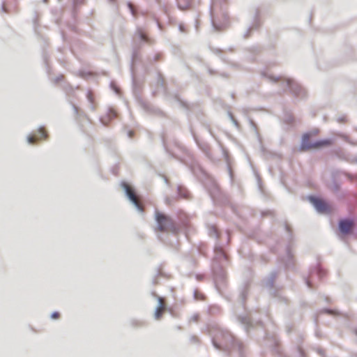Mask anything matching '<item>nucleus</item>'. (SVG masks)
<instances>
[{"mask_svg": "<svg viewBox=\"0 0 357 357\" xmlns=\"http://www.w3.org/2000/svg\"><path fill=\"white\" fill-rule=\"evenodd\" d=\"M69 103L70 104L71 107H72V109H73L74 111V113L76 116H78V112H79V109L78 107L75 105L73 104L72 102H69Z\"/></svg>", "mask_w": 357, "mask_h": 357, "instance_id": "48", "label": "nucleus"}, {"mask_svg": "<svg viewBox=\"0 0 357 357\" xmlns=\"http://www.w3.org/2000/svg\"><path fill=\"white\" fill-rule=\"evenodd\" d=\"M210 50L215 54V55L218 56L220 59L226 64L229 65L234 68H238L239 66L237 63H233L227 57L224 56L222 54L223 50L220 48L218 47H210Z\"/></svg>", "mask_w": 357, "mask_h": 357, "instance_id": "15", "label": "nucleus"}, {"mask_svg": "<svg viewBox=\"0 0 357 357\" xmlns=\"http://www.w3.org/2000/svg\"><path fill=\"white\" fill-rule=\"evenodd\" d=\"M237 321L243 326L247 333H248L249 331L252 329L255 326V323L250 312L244 315H238L237 317Z\"/></svg>", "mask_w": 357, "mask_h": 357, "instance_id": "13", "label": "nucleus"}, {"mask_svg": "<svg viewBox=\"0 0 357 357\" xmlns=\"http://www.w3.org/2000/svg\"><path fill=\"white\" fill-rule=\"evenodd\" d=\"M201 172L204 176V179L202 181V184L208 191L213 202L214 203L222 202L225 195L221 192L215 178L206 174L204 170L201 169Z\"/></svg>", "mask_w": 357, "mask_h": 357, "instance_id": "2", "label": "nucleus"}, {"mask_svg": "<svg viewBox=\"0 0 357 357\" xmlns=\"http://www.w3.org/2000/svg\"><path fill=\"white\" fill-rule=\"evenodd\" d=\"M178 197L183 199H190V193L184 185H178L176 187Z\"/></svg>", "mask_w": 357, "mask_h": 357, "instance_id": "20", "label": "nucleus"}, {"mask_svg": "<svg viewBox=\"0 0 357 357\" xmlns=\"http://www.w3.org/2000/svg\"><path fill=\"white\" fill-rule=\"evenodd\" d=\"M278 271L277 269H273L268 275L267 278L265 279L264 283L265 286L269 289L273 288L274 285V281L277 277Z\"/></svg>", "mask_w": 357, "mask_h": 357, "instance_id": "19", "label": "nucleus"}, {"mask_svg": "<svg viewBox=\"0 0 357 357\" xmlns=\"http://www.w3.org/2000/svg\"><path fill=\"white\" fill-rule=\"evenodd\" d=\"M174 100L179 104L180 106H181L183 108L188 109V104L185 102L181 100L180 96L177 94L174 96Z\"/></svg>", "mask_w": 357, "mask_h": 357, "instance_id": "33", "label": "nucleus"}, {"mask_svg": "<svg viewBox=\"0 0 357 357\" xmlns=\"http://www.w3.org/2000/svg\"><path fill=\"white\" fill-rule=\"evenodd\" d=\"M139 56V49H137L135 47H133L132 49V55H131V59H130V74H132V73H134L135 61L137 59Z\"/></svg>", "mask_w": 357, "mask_h": 357, "instance_id": "23", "label": "nucleus"}, {"mask_svg": "<svg viewBox=\"0 0 357 357\" xmlns=\"http://www.w3.org/2000/svg\"><path fill=\"white\" fill-rule=\"evenodd\" d=\"M258 142H259V144L260 151H261V153L264 156L266 155L268 153H269V151L268 150H266V149L262 144V140L261 139V141H258Z\"/></svg>", "mask_w": 357, "mask_h": 357, "instance_id": "40", "label": "nucleus"}, {"mask_svg": "<svg viewBox=\"0 0 357 357\" xmlns=\"http://www.w3.org/2000/svg\"><path fill=\"white\" fill-rule=\"evenodd\" d=\"M268 78L273 82H276L278 80L280 79V77H274V76H269Z\"/></svg>", "mask_w": 357, "mask_h": 357, "instance_id": "58", "label": "nucleus"}, {"mask_svg": "<svg viewBox=\"0 0 357 357\" xmlns=\"http://www.w3.org/2000/svg\"><path fill=\"white\" fill-rule=\"evenodd\" d=\"M161 275V273H160V271L159 268H158V269H157V271H156V273H155V276H154V277L153 278V279H152V283H153V284H156V283L158 282H157V280H156V277H157V276H158V275Z\"/></svg>", "mask_w": 357, "mask_h": 357, "instance_id": "49", "label": "nucleus"}, {"mask_svg": "<svg viewBox=\"0 0 357 357\" xmlns=\"http://www.w3.org/2000/svg\"><path fill=\"white\" fill-rule=\"evenodd\" d=\"M249 51L253 54H257L259 52V49L256 46H252L249 49Z\"/></svg>", "mask_w": 357, "mask_h": 357, "instance_id": "53", "label": "nucleus"}, {"mask_svg": "<svg viewBox=\"0 0 357 357\" xmlns=\"http://www.w3.org/2000/svg\"><path fill=\"white\" fill-rule=\"evenodd\" d=\"M287 260L285 261L286 267H291L294 266V256L290 250L289 245L286 247Z\"/></svg>", "mask_w": 357, "mask_h": 357, "instance_id": "26", "label": "nucleus"}, {"mask_svg": "<svg viewBox=\"0 0 357 357\" xmlns=\"http://www.w3.org/2000/svg\"><path fill=\"white\" fill-rule=\"evenodd\" d=\"M107 118L109 120H111L116 117V112L113 111L112 109H109L107 114Z\"/></svg>", "mask_w": 357, "mask_h": 357, "instance_id": "42", "label": "nucleus"}, {"mask_svg": "<svg viewBox=\"0 0 357 357\" xmlns=\"http://www.w3.org/2000/svg\"><path fill=\"white\" fill-rule=\"evenodd\" d=\"M310 139V137L309 133L303 134L301 139L300 146L298 148L300 151H307L313 149L314 141H312Z\"/></svg>", "mask_w": 357, "mask_h": 357, "instance_id": "14", "label": "nucleus"}, {"mask_svg": "<svg viewBox=\"0 0 357 357\" xmlns=\"http://www.w3.org/2000/svg\"><path fill=\"white\" fill-rule=\"evenodd\" d=\"M209 314H215L219 311V307L216 305L210 306L208 309Z\"/></svg>", "mask_w": 357, "mask_h": 357, "instance_id": "43", "label": "nucleus"}, {"mask_svg": "<svg viewBox=\"0 0 357 357\" xmlns=\"http://www.w3.org/2000/svg\"><path fill=\"white\" fill-rule=\"evenodd\" d=\"M165 202L167 205H171L172 204V199L168 197H166L165 198Z\"/></svg>", "mask_w": 357, "mask_h": 357, "instance_id": "60", "label": "nucleus"}, {"mask_svg": "<svg viewBox=\"0 0 357 357\" xmlns=\"http://www.w3.org/2000/svg\"><path fill=\"white\" fill-rule=\"evenodd\" d=\"M37 140H38V138L36 136H33L30 134L26 136V141H27L28 144H36V142Z\"/></svg>", "mask_w": 357, "mask_h": 357, "instance_id": "35", "label": "nucleus"}, {"mask_svg": "<svg viewBox=\"0 0 357 357\" xmlns=\"http://www.w3.org/2000/svg\"><path fill=\"white\" fill-rule=\"evenodd\" d=\"M297 350L300 357H305V351L301 347H298Z\"/></svg>", "mask_w": 357, "mask_h": 357, "instance_id": "52", "label": "nucleus"}, {"mask_svg": "<svg viewBox=\"0 0 357 357\" xmlns=\"http://www.w3.org/2000/svg\"><path fill=\"white\" fill-rule=\"evenodd\" d=\"M224 155H225V160L227 162L228 173L230 176L231 181H232L233 180V172H232L231 168L229 165V155H228L227 153H226V151H224Z\"/></svg>", "mask_w": 357, "mask_h": 357, "instance_id": "32", "label": "nucleus"}, {"mask_svg": "<svg viewBox=\"0 0 357 357\" xmlns=\"http://www.w3.org/2000/svg\"><path fill=\"white\" fill-rule=\"evenodd\" d=\"M130 75L132 79V94L138 105L146 112L162 114V112L159 109L155 108L154 107L150 105L143 100L140 96V86L135 80L134 73Z\"/></svg>", "mask_w": 357, "mask_h": 357, "instance_id": "5", "label": "nucleus"}, {"mask_svg": "<svg viewBox=\"0 0 357 357\" xmlns=\"http://www.w3.org/2000/svg\"><path fill=\"white\" fill-rule=\"evenodd\" d=\"M284 229L289 234V238H292V232H291L290 227L288 226L287 224H284Z\"/></svg>", "mask_w": 357, "mask_h": 357, "instance_id": "55", "label": "nucleus"}, {"mask_svg": "<svg viewBox=\"0 0 357 357\" xmlns=\"http://www.w3.org/2000/svg\"><path fill=\"white\" fill-rule=\"evenodd\" d=\"M38 132L40 135L41 137L44 139H46L47 137V133L43 130V126L38 127Z\"/></svg>", "mask_w": 357, "mask_h": 357, "instance_id": "45", "label": "nucleus"}, {"mask_svg": "<svg viewBox=\"0 0 357 357\" xmlns=\"http://www.w3.org/2000/svg\"><path fill=\"white\" fill-rule=\"evenodd\" d=\"M337 121L338 123H345L347 121V116L346 115L340 116L337 118Z\"/></svg>", "mask_w": 357, "mask_h": 357, "instance_id": "50", "label": "nucleus"}, {"mask_svg": "<svg viewBox=\"0 0 357 357\" xmlns=\"http://www.w3.org/2000/svg\"><path fill=\"white\" fill-rule=\"evenodd\" d=\"M110 89L116 93H119V88L116 85L114 82H111L109 84Z\"/></svg>", "mask_w": 357, "mask_h": 357, "instance_id": "41", "label": "nucleus"}, {"mask_svg": "<svg viewBox=\"0 0 357 357\" xmlns=\"http://www.w3.org/2000/svg\"><path fill=\"white\" fill-rule=\"evenodd\" d=\"M127 6H128V8L129 9L130 14L133 17H136L137 14L138 13L137 9L133 8L132 4L130 1L127 2ZM139 13H140L142 15L144 16V15H147L148 12L145 11V10H141V11H139Z\"/></svg>", "mask_w": 357, "mask_h": 357, "instance_id": "28", "label": "nucleus"}, {"mask_svg": "<svg viewBox=\"0 0 357 357\" xmlns=\"http://www.w3.org/2000/svg\"><path fill=\"white\" fill-rule=\"evenodd\" d=\"M211 335L213 347L227 355L236 352L239 357H244V346L227 330L218 328L215 335Z\"/></svg>", "mask_w": 357, "mask_h": 357, "instance_id": "1", "label": "nucleus"}, {"mask_svg": "<svg viewBox=\"0 0 357 357\" xmlns=\"http://www.w3.org/2000/svg\"><path fill=\"white\" fill-rule=\"evenodd\" d=\"M155 220L157 229L160 231H171L172 234H176L179 231L172 219L162 212L155 211Z\"/></svg>", "mask_w": 357, "mask_h": 357, "instance_id": "4", "label": "nucleus"}, {"mask_svg": "<svg viewBox=\"0 0 357 357\" xmlns=\"http://www.w3.org/2000/svg\"><path fill=\"white\" fill-rule=\"evenodd\" d=\"M208 232L211 237L215 238L217 241L213 248L215 256L212 262H218L220 264L222 259L227 260V256L223 251L224 244L218 241L221 234L217 227L214 225L208 226Z\"/></svg>", "mask_w": 357, "mask_h": 357, "instance_id": "3", "label": "nucleus"}, {"mask_svg": "<svg viewBox=\"0 0 357 357\" xmlns=\"http://www.w3.org/2000/svg\"><path fill=\"white\" fill-rule=\"evenodd\" d=\"M69 103L70 104L71 107H72V109H73L74 111V113L76 116H78V112H79V109L78 107L75 105L73 104L72 102H69Z\"/></svg>", "mask_w": 357, "mask_h": 357, "instance_id": "47", "label": "nucleus"}, {"mask_svg": "<svg viewBox=\"0 0 357 357\" xmlns=\"http://www.w3.org/2000/svg\"><path fill=\"white\" fill-rule=\"evenodd\" d=\"M339 172H333L331 174V189L334 193L337 194L340 191L341 182L337 179Z\"/></svg>", "mask_w": 357, "mask_h": 357, "instance_id": "18", "label": "nucleus"}, {"mask_svg": "<svg viewBox=\"0 0 357 357\" xmlns=\"http://www.w3.org/2000/svg\"><path fill=\"white\" fill-rule=\"evenodd\" d=\"M211 271L213 278L214 286L218 291H220L221 286L224 285L226 281V273L221 264L218 262L211 263Z\"/></svg>", "mask_w": 357, "mask_h": 357, "instance_id": "7", "label": "nucleus"}, {"mask_svg": "<svg viewBox=\"0 0 357 357\" xmlns=\"http://www.w3.org/2000/svg\"><path fill=\"white\" fill-rule=\"evenodd\" d=\"M209 12H210V19H211V25L213 31H220L225 29H227L229 26V16L228 13L224 12L222 14L223 22L217 24L215 22L213 17V8L212 6H210L209 8Z\"/></svg>", "mask_w": 357, "mask_h": 357, "instance_id": "12", "label": "nucleus"}, {"mask_svg": "<svg viewBox=\"0 0 357 357\" xmlns=\"http://www.w3.org/2000/svg\"><path fill=\"white\" fill-rule=\"evenodd\" d=\"M271 213H272V212L271 211L266 210V211H261V216H265V215H267Z\"/></svg>", "mask_w": 357, "mask_h": 357, "instance_id": "61", "label": "nucleus"}, {"mask_svg": "<svg viewBox=\"0 0 357 357\" xmlns=\"http://www.w3.org/2000/svg\"><path fill=\"white\" fill-rule=\"evenodd\" d=\"M320 312L325 313V314L332 315L334 317L340 316L342 314L341 312H340L337 310H333V309H331L328 307H324V308L321 309L320 310Z\"/></svg>", "mask_w": 357, "mask_h": 357, "instance_id": "30", "label": "nucleus"}, {"mask_svg": "<svg viewBox=\"0 0 357 357\" xmlns=\"http://www.w3.org/2000/svg\"><path fill=\"white\" fill-rule=\"evenodd\" d=\"M86 98L88 101L91 103L90 107L92 110H94V106L93 105V97L91 92V91H88L86 93Z\"/></svg>", "mask_w": 357, "mask_h": 357, "instance_id": "36", "label": "nucleus"}, {"mask_svg": "<svg viewBox=\"0 0 357 357\" xmlns=\"http://www.w3.org/2000/svg\"><path fill=\"white\" fill-rule=\"evenodd\" d=\"M155 3L158 5L159 10L167 17L169 16V6L162 0H155Z\"/></svg>", "mask_w": 357, "mask_h": 357, "instance_id": "27", "label": "nucleus"}, {"mask_svg": "<svg viewBox=\"0 0 357 357\" xmlns=\"http://www.w3.org/2000/svg\"><path fill=\"white\" fill-rule=\"evenodd\" d=\"M135 35L143 43H146L150 45L153 43V40L149 38L145 33H144L141 28L137 27L135 31Z\"/></svg>", "mask_w": 357, "mask_h": 357, "instance_id": "21", "label": "nucleus"}, {"mask_svg": "<svg viewBox=\"0 0 357 357\" xmlns=\"http://www.w3.org/2000/svg\"><path fill=\"white\" fill-rule=\"evenodd\" d=\"M190 341L192 343H197V342L199 341V340H198V338H197V336H195V335H192V336H190Z\"/></svg>", "mask_w": 357, "mask_h": 357, "instance_id": "56", "label": "nucleus"}, {"mask_svg": "<svg viewBox=\"0 0 357 357\" xmlns=\"http://www.w3.org/2000/svg\"><path fill=\"white\" fill-rule=\"evenodd\" d=\"M355 228L354 219L351 217H344L340 218L337 224L338 231V236L340 238L351 235L353 234Z\"/></svg>", "mask_w": 357, "mask_h": 357, "instance_id": "6", "label": "nucleus"}, {"mask_svg": "<svg viewBox=\"0 0 357 357\" xmlns=\"http://www.w3.org/2000/svg\"><path fill=\"white\" fill-rule=\"evenodd\" d=\"M282 84L289 89L292 96L297 99H305L307 97L305 89L294 79L287 78Z\"/></svg>", "mask_w": 357, "mask_h": 357, "instance_id": "8", "label": "nucleus"}, {"mask_svg": "<svg viewBox=\"0 0 357 357\" xmlns=\"http://www.w3.org/2000/svg\"><path fill=\"white\" fill-rule=\"evenodd\" d=\"M316 351L317 352V354H319L322 357H325L326 356V353H325V351L323 349H321V348H317L316 349Z\"/></svg>", "mask_w": 357, "mask_h": 357, "instance_id": "54", "label": "nucleus"}, {"mask_svg": "<svg viewBox=\"0 0 357 357\" xmlns=\"http://www.w3.org/2000/svg\"><path fill=\"white\" fill-rule=\"evenodd\" d=\"M157 82L160 86L164 88V79L160 73H158L157 74Z\"/></svg>", "mask_w": 357, "mask_h": 357, "instance_id": "38", "label": "nucleus"}, {"mask_svg": "<svg viewBox=\"0 0 357 357\" xmlns=\"http://www.w3.org/2000/svg\"><path fill=\"white\" fill-rule=\"evenodd\" d=\"M314 274L317 275L319 279H321L326 275V271L318 263L314 266H310L308 271V275L307 276L304 275L303 277L305 284L309 289H313V284L311 278Z\"/></svg>", "mask_w": 357, "mask_h": 357, "instance_id": "11", "label": "nucleus"}, {"mask_svg": "<svg viewBox=\"0 0 357 357\" xmlns=\"http://www.w3.org/2000/svg\"><path fill=\"white\" fill-rule=\"evenodd\" d=\"M257 13L255 14V20H254V22L252 23V24L251 26H250L247 30L244 32L243 35V38L246 39L250 37V32L252 29H257L259 26H260V23H259V20L257 19Z\"/></svg>", "mask_w": 357, "mask_h": 357, "instance_id": "22", "label": "nucleus"}, {"mask_svg": "<svg viewBox=\"0 0 357 357\" xmlns=\"http://www.w3.org/2000/svg\"><path fill=\"white\" fill-rule=\"evenodd\" d=\"M227 241L225 245H228L230 242V234L228 231H226Z\"/></svg>", "mask_w": 357, "mask_h": 357, "instance_id": "59", "label": "nucleus"}, {"mask_svg": "<svg viewBox=\"0 0 357 357\" xmlns=\"http://www.w3.org/2000/svg\"><path fill=\"white\" fill-rule=\"evenodd\" d=\"M192 0H176V6L181 10H185L191 6Z\"/></svg>", "mask_w": 357, "mask_h": 357, "instance_id": "25", "label": "nucleus"}, {"mask_svg": "<svg viewBox=\"0 0 357 357\" xmlns=\"http://www.w3.org/2000/svg\"><path fill=\"white\" fill-rule=\"evenodd\" d=\"M130 324L134 327H139L143 326L144 325V322L143 321L132 319L130 321Z\"/></svg>", "mask_w": 357, "mask_h": 357, "instance_id": "37", "label": "nucleus"}, {"mask_svg": "<svg viewBox=\"0 0 357 357\" xmlns=\"http://www.w3.org/2000/svg\"><path fill=\"white\" fill-rule=\"evenodd\" d=\"M227 115H228V117L229 118V119L231 120V121L232 122V123L234 125V126L236 128L239 129L240 125H239L238 122L237 121V120L234 119L232 113L231 112H228Z\"/></svg>", "mask_w": 357, "mask_h": 357, "instance_id": "34", "label": "nucleus"}, {"mask_svg": "<svg viewBox=\"0 0 357 357\" xmlns=\"http://www.w3.org/2000/svg\"><path fill=\"white\" fill-rule=\"evenodd\" d=\"M196 143L198 146L206 153L207 156H209L208 148L206 145H201L197 140H196Z\"/></svg>", "mask_w": 357, "mask_h": 357, "instance_id": "39", "label": "nucleus"}, {"mask_svg": "<svg viewBox=\"0 0 357 357\" xmlns=\"http://www.w3.org/2000/svg\"><path fill=\"white\" fill-rule=\"evenodd\" d=\"M63 79V75H60L54 78V82L57 83Z\"/></svg>", "mask_w": 357, "mask_h": 357, "instance_id": "63", "label": "nucleus"}, {"mask_svg": "<svg viewBox=\"0 0 357 357\" xmlns=\"http://www.w3.org/2000/svg\"><path fill=\"white\" fill-rule=\"evenodd\" d=\"M249 290V282H244L239 288V298L241 299L242 305L244 307L248 297Z\"/></svg>", "mask_w": 357, "mask_h": 357, "instance_id": "17", "label": "nucleus"}, {"mask_svg": "<svg viewBox=\"0 0 357 357\" xmlns=\"http://www.w3.org/2000/svg\"><path fill=\"white\" fill-rule=\"evenodd\" d=\"M283 121L285 124L292 126L296 122V119L291 113L287 112L284 114Z\"/></svg>", "mask_w": 357, "mask_h": 357, "instance_id": "29", "label": "nucleus"}, {"mask_svg": "<svg viewBox=\"0 0 357 357\" xmlns=\"http://www.w3.org/2000/svg\"><path fill=\"white\" fill-rule=\"evenodd\" d=\"M178 28V30L181 32H184L185 31V26L183 24H179Z\"/></svg>", "mask_w": 357, "mask_h": 357, "instance_id": "62", "label": "nucleus"}, {"mask_svg": "<svg viewBox=\"0 0 357 357\" xmlns=\"http://www.w3.org/2000/svg\"><path fill=\"white\" fill-rule=\"evenodd\" d=\"M334 142L333 138L319 139L313 142V149H319L324 147L331 146Z\"/></svg>", "mask_w": 357, "mask_h": 357, "instance_id": "16", "label": "nucleus"}, {"mask_svg": "<svg viewBox=\"0 0 357 357\" xmlns=\"http://www.w3.org/2000/svg\"><path fill=\"white\" fill-rule=\"evenodd\" d=\"M319 132V130L318 128H313L311 130L307 131L305 133H309L310 137L312 136L316 135Z\"/></svg>", "mask_w": 357, "mask_h": 357, "instance_id": "46", "label": "nucleus"}, {"mask_svg": "<svg viewBox=\"0 0 357 357\" xmlns=\"http://www.w3.org/2000/svg\"><path fill=\"white\" fill-rule=\"evenodd\" d=\"M307 199L317 212L319 213H328L331 212V206L324 198L317 195H310L307 197Z\"/></svg>", "mask_w": 357, "mask_h": 357, "instance_id": "10", "label": "nucleus"}, {"mask_svg": "<svg viewBox=\"0 0 357 357\" xmlns=\"http://www.w3.org/2000/svg\"><path fill=\"white\" fill-rule=\"evenodd\" d=\"M248 122H249V125H250V128L253 130V131L256 135V137L257 138V140L261 141V136L259 135V132L257 130V124L255 123V121L252 119H251L250 118L248 119Z\"/></svg>", "mask_w": 357, "mask_h": 357, "instance_id": "31", "label": "nucleus"}, {"mask_svg": "<svg viewBox=\"0 0 357 357\" xmlns=\"http://www.w3.org/2000/svg\"><path fill=\"white\" fill-rule=\"evenodd\" d=\"M120 185L123 191V193L127 199L130 204L135 207V208L140 213H143L142 207L139 204L137 201L135 195V189L130 185L128 182L122 181L120 183Z\"/></svg>", "mask_w": 357, "mask_h": 357, "instance_id": "9", "label": "nucleus"}, {"mask_svg": "<svg viewBox=\"0 0 357 357\" xmlns=\"http://www.w3.org/2000/svg\"><path fill=\"white\" fill-rule=\"evenodd\" d=\"M195 278L197 280H202L203 278H204V276L202 275H200V274H196L195 275Z\"/></svg>", "mask_w": 357, "mask_h": 357, "instance_id": "64", "label": "nucleus"}, {"mask_svg": "<svg viewBox=\"0 0 357 357\" xmlns=\"http://www.w3.org/2000/svg\"><path fill=\"white\" fill-rule=\"evenodd\" d=\"M162 146H163V148H164L165 152L167 153H169V155H171L172 158H177L172 153L169 152V151L168 150L167 145L165 144V139L163 137L162 139Z\"/></svg>", "mask_w": 357, "mask_h": 357, "instance_id": "44", "label": "nucleus"}, {"mask_svg": "<svg viewBox=\"0 0 357 357\" xmlns=\"http://www.w3.org/2000/svg\"><path fill=\"white\" fill-rule=\"evenodd\" d=\"M59 312L57 311H54L50 314V318L52 319H57V318H59Z\"/></svg>", "mask_w": 357, "mask_h": 357, "instance_id": "51", "label": "nucleus"}, {"mask_svg": "<svg viewBox=\"0 0 357 357\" xmlns=\"http://www.w3.org/2000/svg\"><path fill=\"white\" fill-rule=\"evenodd\" d=\"M206 68H207L208 73L210 75H213L216 73L215 70L211 68L209 66H206Z\"/></svg>", "mask_w": 357, "mask_h": 357, "instance_id": "57", "label": "nucleus"}, {"mask_svg": "<svg viewBox=\"0 0 357 357\" xmlns=\"http://www.w3.org/2000/svg\"><path fill=\"white\" fill-rule=\"evenodd\" d=\"M163 307L161 297L157 296V305L154 310V317L155 319H158L162 317L161 309Z\"/></svg>", "mask_w": 357, "mask_h": 357, "instance_id": "24", "label": "nucleus"}]
</instances>
